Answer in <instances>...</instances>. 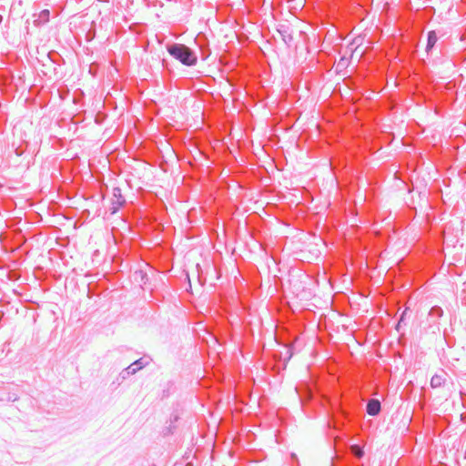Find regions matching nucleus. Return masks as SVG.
Masks as SVG:
<instances>
[{
	"instance_id": "obj_1",
	"label": "nucleus",
	"mask_w": 466,
	"mask_h": 466,
	"mask_svg": "<svg viewBox=\"0 0 466 466\" xmlns=\"http://www.w3.org/2000/svg\"><path fill=\"white\" fill-rule=\"evenodd\" d=\"M167 52L183 65L192 66L197 64L198 58L194 51L182 44H172L167 46Z\"/></svg>"
},
{
	"instance_id": "obj_2",
	"label": "nucleus",
	"mask_w": 466,
	"mask_h": 466,
	"mask_svg": "<svg viewBox=\"0 0 466 466\" xmlns=\"http://www.w3.org/2000/svg\"><path fill=\"white\" fill-rule=\"evenodd\" d=\"M126 203V199L122 195L121 189L118 187L113 188V198L111 201L110 211L111 214H115L118 209L123 207Z\"/></svg>"
},
{
	"instance_id": "obj_3",
	"label": "nucleus",
	"mask_w": 466,
	"mask_h": 466,
	"mask_svg": "<svg viewBox=\"0 0 466 466\" xmlns=\"http://www.w3.org/2000/svg\"><path fill=\"white\" fill-rule=\"evenodd\" d=\"M278 33L286 45H289L293 41L292 30L288 25H279Z\"/></svg>"
},
{
	"instance_id": "obj_4",
	"label": "nucleus",
	"mask_w": 466,
	"mask_h": 466,
	"mask_svg": "<svg viewBox=\"0 0 466 466\" xmlns=\"http://www.w3.org/2000/svg\"><path fill=\"white\" fill-rule=\"evenodd\" d=\"M143 359H139L126 368L122 372V378L126 379L127 376L133 375L144 367Z\"/></svg>"
},
{
	"instance_id": "obj_5",
	"label": "nucleus",
	"mask_w": 466,
	"mask_h": 466,
	"mask_svg": "<svg viewBox=\"0 0 466 466\" xmlns=\"http://www.w3.org/2000/svg\"><path fill=\"white\" fill-rule=\"evenodd\" d=\"M381 405L379 400L371 399L368 401L366 410L370 416H376L380 413Z\"/></svg>"
},
{
	"instance_id": "obj_6",
	"label": "nucleus",
	"mask_w": 466,
	"mask_h": 466,
	"mask_svg": "<svg viewBox=\"0 0 466 466\" xmlns=\"http://www.w3.org/2000/svg\"><path fill=\"white\" fill-rule=\"evenodd\" d=\"M445 376H446V373L443 371L441 374H435L434 376H432V378L431 380V386L432 388L441 387L446 381Z\"/></svg>"
},
{
	"instance_id": "obj_7",
	"label": "nucleus",
	"mask_w": 466,
	"mask_h": 466,
	"mask_svg": "<svg viewBox=\"0 0 466 466\" xmlns=\"http://www.w3.org/2000/svg\"><path fill=\"white\" fill-rule=\"evenodd\" d=\"M443 315V310L439 306H434L431 309L429 312V317L432 319V322L436 323L440 318Z\"/></svg>"
},
{
	"instance_id": "obj_8",
	"label": "nucleus",
	"mask_w": 466,
	"mask_h": 466,
	"mask_svg": "<svg viewBox=\"0 0 466 466\" xmlns=\"http://www.w3.org/2000/svg\"><path fill=\"white\" fill-rule=\"evenodd\" d=\"M438 40L437 35L435 31H430L428 33V39H427V46H426V51L429 52L431 49H432Z\"/></svg>"
},
{
	"instance_id": "obj_9",
	"label": "nucleus",
	"mask_w": 466,
	"mask_h": 466,
	"mask_svg": "<svg viewBox=\"0 0 466 466\" xmlns=\"http://www.w3.org/2000/svg\"><path fill=\"white\" fill-rule=\"evenodd\" d=\"M350 451L355 457H357L359 459H360L364 455V451H363L362 448L357 444L352 445L350 447Z\"/></svg>"
},
{
	"instance_id": "obj_10",
	"label": "nucleus",
	"mask_w": 466,
	"mask_h": 466,
	"mask_svg": "<svg viewBox=\"0 0 466 466\" xmlns=\"http://www.w3.org/2000/svg\"><path fill=\"white\" fill-rule=\"evenodd\" d=\"M50 11L48 9H44L39 14V19L42 20L43 23H46L49 20Z\"/></svg>"
},
{
	"instance_id": "obj_11",
	"label": "nucleus",
	"mask_w": 466,
	"mask_h": 466,
	"mask_svg": "<svg viewBox=\"0 0 466 466\" xmlns=\"http://www.w3.org/2000/svg\"><path fill=\"white\" fill-rule=\"evenodd\" d=\"M406 311H407V309H405V310L402 312V314H401V316H400V320H399V322H398V324H397V326H396V329H397V330H400V328L401 324L403 323V321H404V319H405Z\"/></svg>"
},
{
	"instance_id": "obj_12",
	"label": "nucleus",
	"mask_w": 466,
	"mask_h": 466,
	"mask_svg": "<svg viewBox=\"0 0 466 466\" xmlns=\"http://www.w3.org/2000/svg\"><path fill=\"white\" fill-rule=\"evenodd\" d=\"M18 397L16 395H11L8 397V400H11V401H15L17 400Z\"/></svg>"
}]
</instances>
